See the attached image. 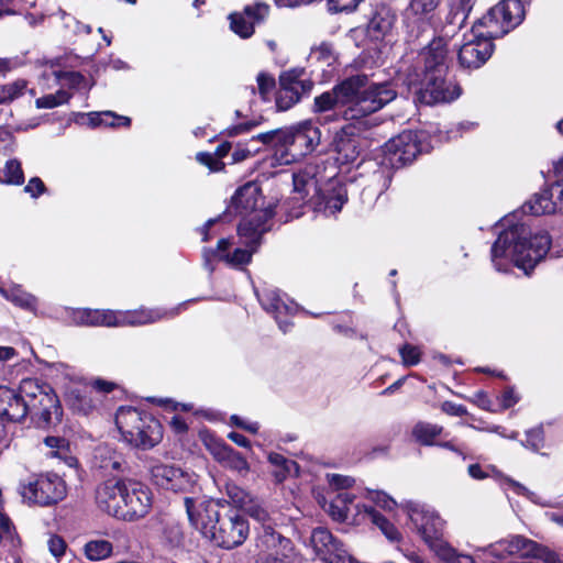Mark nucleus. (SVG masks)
Returning <instances> with one entry per match:
<instances>
[{
    "label": "nucleus",
    "mask_w": 563,
    "mask_h": 563,
    "mask_svg": "<svg viewBox=\"0 0 563 563\" xmlns=\"http://www.w3.org/2000/svg\"><path fill=\"white\" fill-rule=\"evenodd\" d=\"M525 18L521 0H503L489 9L486 15L475 23L470 33H464L463 43L455 42L460 65L463 68L476 69L490 57L494 48L493 38L501 37Z\"/></svg>",
    "instance_id": "f257e3e1"
},
{
    "label": "nucleus",
    "mask_w": 563,
    "mask_h": 563,
    "mask_svg": "<svg viewBox=\"0 0 563 563\" xmlns=\"http://www.w3.org/2000/svg\"><path fill=\"white\" fill-rule=\"evenodd\" d=\"M516 219L517 214L512 213L503 220L505 229L492 246L490 258L499 273H509L516 266L529 275L548 254L551 238L545 231L532 234L526 223L515 222Z\"/></svg>",
    "instance_id": "f03ea898"
},
{
    "label": "nucleus",
    "mask_w": 563,
    "mask_h": 563,
    "mask_svg": "<svg viewBox=\"0 0 563 563\" xmlns=\"http://www.w3.org/2000/svg\"><path fill=\"white\" fill-rule=\"evenodd\" d=\"M481 555L460 553L446 542L435 555L444 563H563L553 551L521 536H514L478 548Z\"/></svg>",
    "instance_id": "7ed1b4c3"
},
{
    "label": "nucleus",
    "mask_w": 563,
    "mask_h": 563,
    "mask_svg": "<svg viewBox=\"0 0 563 563\" xmlns=\"http://www.w3.org/2000/svg\"><path fill=\"white\" fill-rule=\"evenodd\" d=\"M446 60L419 54L418 69L409 85L417 86L416 97L420 103L433 106L451 102L461 96L460 86L445 77Z\"/></svg>",
    "instance_id": "20e7f679"
},
{
    "label": "nucleus",
    "mask_w": 563,
    "mask_h": 563,
    "mask_svg": "<svg viewBox=\"0 0 563 563\" xmlns=\"http://www.w3.org/2000/svg\"><path fill=\"white\" fill-rule=\"evenodd\" d=\"M264 145L274 147V159L277 165H288L298 155L314 150L320 143L321 133L311 121H303L285 130L260 133Z\"/></svg>",
    "instance_id": "39448f33"
},
{
    "label": "nucleus",
    "mask_w": 563,
    "mask_h": 563,
    "mask_svg": "<svg viewBox=\"0 0 563 563\" xmlns=\"http://www.w3.org/2000/svg\"><path fill=\"white\" fill-rule=\"evenodd\" d=\"M115 426L122 441L135 449L150 450L163 439V428L152 415L133 407H120Z\"/></svg>",
    "instance_id": "423d86ee"
},
{
    "label": "nucleus",
    "mask_w": 563,
    "mask_h": 563,
    "mask_svg": "<svg viewBox=\"0 0 563 563\" xmlns=\"http://www.w3.org/2000/svg\"><path fill=\"white\" fill-rule=\"evenodd\" d=\"M366 75H354V136L363 129L378 124L376 118L369 115L393 101L397 93L390 84L366 85Z\"/></svg>",
    "instance_id": "0eeeda50"
},
{
    "label": "nucleus",
    "mask_w": 563,
    "mask_h": 563,
    "mask_svg": "<svg viewBox=\"0 0 563 563\" xmlns=\"http://www.w3.org/2000/svg\"><path fill=\"white\" fill-rule=\"evenodd\" d=\"M321 179V167L317 164H307L296 170L292 174L294 199L302 205L310 197L316 210L327 216H334L347 202V196L341 190L335 191L333 196H325L320 187Z\"/></svg>",
    "instance_id": "6e6552de"
},
{
    "label": "nucleus",
    "mask_w": 563,
    "mask_h": 563,
    "mask_svg": "<svg viewBox=\"0 0 563 563\" xmlns=\"http://www.w3.org/2000/svg\"><path fill=\"white\" fill-rule=\"evenodd\" d=\"M269 230V227H261L258 224L255 228H252V222L240 223L238 228V234L240 236L241 243L244 247H236L233 252H230V247L232 246L231 239H221L218 241L217 249L213 250H205V266L212 272L213 266L210 263L211 257H219L224 261L228 265L233 267H241L243 265H247L251 262L253 253L256 251L257 246L261 243L262 235Z\"/></svg>",
    "instance_id": "1a4fd4ad"
},
{
    "label": "nucleus",
    "mask_w": 563,
    "mask_h": 563,
    "mask_svg": "<svg viewBox=\"0 0 563 563\" xmlns=\"http://www.w3.org/2000/svg\"><path fill=\"white\" fill-rule=\"evenodd\" d=\"M426 137L427 134L423 131H404L397 136L390 139L387 143L380 146L383 154L382 162H369L374 169V177H379L376 173L378 164L389 166L391 168H400L412 163L418 154L429 152L432 146L426 142Z\"/></svg>",
    "instance_id": "9d476101"
},
{
    "label": "nucleus",
    "mask_w": 563,
    "mask_h": 563,
    "mask_svg": "<svg viewBox=\"0 0 563 563\" xmlns=\"http://www.w3.org/2000/svg\"><path fill=\"white\" fill-rule=\"evenodd\" d=\"M179 311V307L170 312L161 309H139L129 311L113 310H90L79 311V319L82 324L87 325H104V327H125V325H144L156 322L167 316H175Z\"/></svg>",
    "instance_id": "9b49d317"
},
{
    "label": "nucleus",
    "mask_w": 563,
    "mask_h": 563,
    "mask_svg": "<svg viewBox=\"0 0 563 563\" xmlns=\"http://www.w3.org/2000/svg\"><path fill=\"white\" fill-rule=\"evenodd\" d=\"M262 202L261 189L254 183H247L240 187L232 197L229 212H235L243 216L244 222H252V228L269 227L268 223L275 214L274 207L268 205L265 208H258Z\"/></svg>",
    "instance_id": "f8f14e48"
},
{
    "label": "nucleus",
    "mask_w": 563,
    "mask_h": 563,
    "mask_svg": "<svg viewBox=\"0 0 563 563\" xmlns=\"http://www.w3.org/2000/svg\"><path fill=\"white\" fill-rule=\"evenodd\" d=\"M406 508L415 531L435 554L448 542L443 538L445 521L426 505L410 501Z\"/></svg>",
    "instance_id": "ddd939ff"
},
{
    "label": "nucleus",
    "mask_w": 563,
    "mask_h": 563,
    "mask_svg": "<svg viewBox=\"0 0 563 563\" xmlns=\"http://www.w3.org/2000/svg\"><path fill=\"white\" fill-rule=\"evenodd\" d=\"M20 494L29 503L49 506L66 496L65 482L56 474L32 475L20 484Z\"/></svg>",
    "instance_id": "4468645a"
},
{
    "label": "nucleus",
    "mask_w": 563,
    "mask_h": 563,
    "mask_svg": "<svg viewBox=\"0 0 563 563\" xmlns=\"http://www.w3.org/2000/svg\"><path fill=\"white\" fill-rule=\"evenodd\" d=\"M123 492L124 499L120 519L133 521L145 517L153 504L151 489L140 482L126 479Z\"/></svg>",
    "instance_id": "2eb2a0df"
},
{
    "label": "nucleus",
    "mask_w": 563,
    "mask_h": 563,
    "mask_svg": "<svg viewBox=\"0 0 563 563\" xmlns=\"http://www.w3.org/2000/svg\"><path fill=\"white\" fill-rule=\"evenodd\" d=\"M185 506L190 523L206 538L211 540L220 520L217 505L211 500L185 498Z\"/></svg>",
    "instance_id": "dca6fc26"
},
{
    "label": "nucleus",
    "mask_w": 563,
    "mask_h": 563,
    "mask_svg": "<svg viewBox=\"0 0 563 563\" xmlns=\"http://www.w3.org/2000/svg\"><path fill=\"white\" fill-rule=\"evenodd\" d=\"M258 300L265 311L271 313L283 332H287L291 325L289 318L292 317L299 307L285 294L276 289H265L257 294Z\"/></svg>",
    "instance_id": "f3484780"
},
{
    "label": "nucleus",
    "mask_w": 563,
    "mask_h": 563,
    "mask_svg": "<svg viewBox=\"0 0 563 563\" xmlns=\"http://www.w3.org/2000/svg\"><path fill=\"white\" fill-rule=\"evenodd\" d=\"M249 534V523L240 515H229L220 518L216 533L211 534V540L218 547L232 549L242 544Z\"/></svg>",
    "instance_id": "a211bd4d"
},
{
    "label": "nucleus",
    "mask_w": 563,
    "mask_h": 563,
    "mask_svg": "<svg viewBox=\"0 0 563 563\" xmlns=\"http://www.w3.org/2000/svg\"><path fill=\"white\" fill-rule=\"evenodd\" d=\"M152 479L158 487L173 492H187L196 483L192 474L174 465L157 463L151 467Z\"/></svg>",
    "instance_id": "6ab92c4d"
},
{
    "label": "nucleus",
    "mask_w": 563,
    "mask_h": 563,
    "mask_svg": "<svg viewBox=\"0 0 563 563\" xmlns=\"http://www.w3.org/2000/svg\"><path fill=\"white\" fill-rule=\"evenodd\" d=\"M46 393L33 402H25L26 416L30 415L38 427L45 428L60 421L62 408L52 387H44Z\"/></svg>",
    "instance_id": "aec40b11"
},
{
    "label": "nucleus",
    "mask_w": 563,
    "mask_h": 563,
    "mask_svg": "<svg viewBox=\"0 0 563 563\" xmlns=\"http://www.w3.org/2000/svg\"><path fill=\"white\" fill-rule=\"evenodd\" d=\"M455 13L449 11L439 35L423 48L420 55L437 57L439 60L448 59V52L455 42V37L464 26L465 21L456 20Z\"/></svg>",
    "instance_id": "412c9836"
},
{
    "label": "nucleus",
    "mask_w": 563,
    "mask_h": 563,
    "mask_svg": "<svg viewBox=\"0 0 563 563\" xmlns=\"http://www.w3.org/2000/svg\"><path fill=\"white\" fill-rule=\"evenodd\" d=\"M314 110L317 112L333 110L335 114H342L347 119V114L352 110V79L347 78L331 91L317 97Z\"/></svg>",
    "instance_id": "4be33fe9"
},
{
    "label": "nucleus",
    "mask_w": 563,
    "mask_h": 563,
    "mask_svg": "<svg viewBox=\"0 0 563 563\" xmlns=\"http://www.w3.org/2000/svg\"><path fill=\"white\" fill-rule=\"evenodd\" d=\"M126 479L111 478L97 487L96 503L100 510L120 519Z\"/></svg>",
    "instance_id": "5701e85b"
},
{
    "label": "nucleus",
    "mask_w": 563,
    "mask_h": 563,
    "mask_svg": "<svg viewBox=\"0 0 563 563\" xmlns=\"http://www.w3.org/2000/svg\"><path fill=\"white\" fill-rule=\"evenodd\" d=\"M311 544L316 554L323 561L329 563H352V558L342 556V545L333 538V536L323 528H317L311 534Z\"/></svg>",
    "instance_id": "b1692460"
},
{
    "label": "nucleus",
    "mask_w": 563,
    "mask_h": 563,
    "mask_svg": "<svg viewBox=\"0 0 563 563\" xmlns=\"http://www.w3.org/2000/svg\"><path fill=\"white\" fill-rule=\"evenodd\" d=\"M268 13L269 5L264 2L247 5L243 13H232L230 15L231 29L241 37L247 38L254 33V25L262 22Z\"/></svg>",
    "instance_id": "393cba45"
},
{
    "label": "nucleus",
    "mask_w": 563,
    "mask_h": 563,
    "mask_svg": "<svg viewBox=\"0 0 563 563\" xmlns=\"http://www.w3.org/2000/svg\"><path fill=\"white\" fill-rule=\"evenodd\" d=\"M256 548L264 555L263 558H286L285 553L290 549V540L268 525L262 528L257 537Z\"/></svg>",
    "instance_id": "a878e982"
},
{
    "label": "nucleus",
    "mask_w": 563,
    "mask_h": 563,
    "mask_svg": "<svg viewBox=\"0 0 563 563\" xmlns=\"http://www.w3.org/2000/svg\"><path fill=\"white\" fill-rule=\"evenodd\" d=\"M396 14L386 4L375 7L366 25V35L371 41H382L393 29Z\"/></svg>",
    "instance_id": "bb28decb"
},
{
    "label": "nucleus",
    "mask_w": 563,
    "mask_h": 563,
    "mask_svg": "<svg viewBox=\"0 0 563 563\" xmlns=\"http://www.w3.org/2000/svg\"><path fill=\"white\" fill-rule=\"evenodd\" d=\"M307 62L311 67L322 71L323 79H328L338 63V54L331 43L323 41L310 48Z\"/></svg>",
    "instance_id": "cd10ccee"
},
{
    "label": "nucleus",
    "mask_w": 563,
    "mask_h": 563,
    "mask_svg": "<svg viewBox=\"0 0 563 563\" xmlns=\"http://www.w3.org/2000/svg\"><path fill=\"white\" fill-rule=\"evenodd\" d=\"M0 417L19 422L26 417V405L15 390L0 386Z\"/></svg>",
    "instance_id": "c85d7f7f"
},
{
    "label": "nucleus",
    "mask_w": 563,
    "mask_h": 563,
    "mask_svg": "<svg viewBox=\"0 0 563 563\" xmlns=\"http://www.w3.org/2000/svg\"><path fill=\"white\" fill-rule=\"evenodd\" d=\"M64 397L67 406L79 413L86 415L93 407L87 386L76 380L65 386Z\"/></svg>",
    "instance_id": "c756f323"
},
{
    "label": "nucleus",
    "mask_w": 563,
    "mask_h": 563,
    "mask_svg": "<svg viewBox=\"0 0 563 563\" xmlns=\"http://www.w3.org/2000/svg\"><path fill=\"white\" fill-rule=\"evenodd\" d=\"M280 88L276 96V107L279 111H286L296 104L300 97L298 88L300 84L291 82L289 75H282L279 78Z\"/></svg>",
    "instance_id": "7c9ffc66"
},
{
    "label": "nucleus",
    "mask_w": 563,
    "mask_h": 563,
    "mask_svg": "<svg viewBox=\"0 0 563 563\" xmlns=\"http://www.w3.org/2000/svg\"><path fill=\"white\" fill-rule=\"evenodd\" d=\"M523 212H530L533 216L550 214L556 212V205L552 199L549 188L536 194L531 200L522 206Z\"/></svg>",
    "instance_id": "2f4dec72"
},
{
    "label": "nucleus",
    "mask_w": 563,
    "mask_h": 563,
    "mask_svg": "<svg viewBox=\"0 0 563 563\" xmlns=\"http://www.w3.org/2000/svg\"><path fill=\"white\" fill-rule=\"evenodd\" d=\"M364 517L368 518L390 542H399L401 534L398 529L388 521L384 516L374 510L372 507L363 506Z\"/></svg>",
    "instance_id": "473e14b6"
},
{
    "label": "nucleus",
    "mask_w": 563,
    "mask_h": 563,
    "mask_svg": "<svg viewBox=\"0 0 563 563\" xmlns=\"http://www.w3.org/2000/svg\"><path fill=\"white\" fill-rule=\"evenodd\" d=\"M0 294L11 302H13L15 306H19L23 309L35 311L37 299L24 291L20 286H12L10 288H3L0 287Z\"/></svg>",
    "instance_id": "72a5a7b5"
},
{
    "label": "nucleus",
    "mask_w": 563,
    "mask_h": 563,
    "mask_svg": "<svg viewBox=\"0 0 563 563\" xmlns=\"http://www.w3.org/2000/svg\"><path fill=\"white\" fill-rule=\"evenodd\" d=\"M232 145L229 142L220 144L214 154L198 153L197 161L210 168L211 172H220L224 168V163L221 161L231 151Z\"/></svg>",
    "instance_id": "f704fd0d"
},
{
    "label": "nucleus",
    "mask_w": 563,
    "mask_h": 563,
    "mask_svg": "<svg viewBox=\"0 0 563 563\" xmlns=\"http://www.w3.org/2000/svg\"><path fill=\"white\" fill-rule=\"evenodd\" d=\"M351 505V495L347 490L338 492L334 497H332L328 512L335 521H344L350 511Z\"/></svg>",
    "instance_id": "c9c22d12"
},
{
    "label": "nucleus",
    "mask_w": 563,
    "mask_h": 563,
    "mask_svg": "<svg viewBox=\"0 0 563 563\" xmlns=\"http://www.w3.org/2000/svg\"><path fill=\"white\" fill-rule=\"evenodd\" d=\"M113 545L104 539H93L88 541L84 547V553L90 561H101L111 556Z\"/></svg>",
    "instance_id": "e433bc0d"
},
{
    "label": "nucleus",
    "mask_w": 563,
    "mask_h": 563,
    "mask_svg": "<svg viewBox=\"0 0 563 563\" xmlns=\"http://www.w3.org/2000/svg\"><path fill=\"white\" fill-rule=\"evenodd\" d=\"M443 428L430 422L419 421L412 429V437L422 445H433L434 439L439 437Z\"/></svg>",
    "instance_id": "4c0bfd02"
},
{
    "label": "nucleus",
    "mask_w": 563,
    "mask_h": 563,
    "mask_svg": "<svg viewBox=\"0 0 563 563\" xmlns=\"http://www.w3.org/2000/svg\"><path fill=\"white\" fill-rule=\"evenodd\" d=\"M44 387H51L49 385L42 383L36 378H24L21 380L19 386V394L23 399V402H33L37 397H41L46 393Z\"/></svg>",
    "instance_id": "58836bf2"
},
{
    "label": "nucleus",
    "mask_w": 563,
    "mask_h": 563,
    "mask_svg": "<svg viewBox=\"0 0 563 563\" xmlns=\"http://www.w3.org/2000/svg\"><path fill=\"white\" fill-rule=\"evenodd\" d=\"M95 457L100 461V467L106 471H119L123 463L121 454L113 451L107 445L99 446L96 450Z\"/></svg>",
    "instance_id": "ea45409f"
},
{
    "label": "nucleus",
    "mask_w": 563,
    "mask_h": 563,
    "mask_svg": "<svg viewBox=\"0 0 563 563\" xmlns=\"http://www.w3.org/2000/svg\"><path fill=\"white\" fill-rule=\"evenodd\" d=\"M27 90L25 79H16L12 82L0 86V104L11 103L22 97Z\"/></svg>",
    "instance_id": "a19ab883"
},
{
    "label": "nucleus",
    "mask_w": 563,
    "mask_h": 563,
    "mask_svg": "<svg viewBox=\"0 0 563 563\" xmlns=\"http://www.w3.org/2000/svg\"><path fill=\"white\" fill-rule=\"evenodd\" d=\"M242 510H244L254 520L261 522L262 528L269 525L271 515L264 507L263 503L257 498L252 497L251 503H247Z\"/></svg>",
    "instance_id": "79ce46f5"
},
{
    "label": "nucleus",
    "mask_w": 563,
    "mask_h": 563,
    "mask_svg": "<svg viewBox=\"0 0 563 563\" xmlns=\"http://www.w3.org/2000/svg\"><path fill=\"white\" fill-rule=\"evenodd\" d=\"M225 493L230 503L241 509H243L247 503L250 504L253 497L250 493L233 483L225 484Z\"/></svg>",
    "instance_id": "37998d69"
},
{
    "label": "nucleus",
    "mask_w": 563,
    "mask_h": 563,
    "mask_svg": "<svg viewBox=\"0 0 563 563\" xmlns=\"http://www.w3.org/2000/svg\"><path fill=\"white\" fill-rule=\"evenodd\" d=\"M56 79L58 81H63L71 88L77 89H90L91 85L87 81V79L77 71H54Z\"/></svg>",
    "instance_id": "c03bdc74"
},
{
    "label": "nucleus",
    "mask_w": 563,
    "mask_h": 563,
    "mask_svg": "<svg viewBox=\"0 0 563 563\" xmlns=\"http://www.w3.org/2000/svg\"><path fill=\"white\" fill-rule=\"evenodd\" d=\"M69 98L70 96L66 91L58 90L56 93L46 95L44 97L37 98L35 104L38 109H52L63 103H66L69 100Z\"/></svg>",
    "instance_id": "a18cd8bd"
},
{
    "label": "nucleus",
    "mask_w": 563,
    "mask_h": 563,
    "mask_svg": "<svg viewBox=\"0 0 563 563\" xmlns=\"http://www.w3.org/2000/svg\"><path fill=\"white\" fill-rule=\"evenodd\" d=\"M4 183L21 185L24 181V174L21 167V163L18 159H10L4 166Z\"/></svg>",
    "instance_id": "49530a36"
},
{
    "label": "nucleus",
    "mask_w": 563,
    "mask_h": 563,
    "mask_svg": "<svg viewBox=\"0 0 563 563\" xmlns=\"http://www.w3.org/2000/svg\"><path fill=\"white\" fill-rule=\"evenodd\" d=\"M86 117L88 119V124L92 128L102 125V118L117 119L118 121H122L124 126H129L131 124V119L129 117L118 115L111 111L90 112Z\"/></svg>",
    "instance_id": "de8ad7c7"
},
{
    "label": "nucleus",
    "mask_w": 563,
    "mask_h": 563,
    "mask_svg": "<svg viewBox=\"0 0 563 563\" xmlns=\"http://www.w3.org/2000/svg\"><path fill=\"white\" fill-rule=\"evenodd\" d=\"M268 461L282 470L275 473V477L278 482H282L286 478V475L290 472L291 466L295 465V462L287 460L285 456L278 453H271L268 455Z\"/></svg>",
    "instance_id": "09e8293b"
},
{
    "label": "nucleus",
    "mask_w": 563,
    "mask_h": 563,
    "mask_svg": "<svg viewBox=\"0 0 563 563\" xmlns=\"http://www.w3.org/2000/svg\"><path fill=\"white\" fill-rule=\"evenodd\" d=\"M227 467L234 470L239 473H247L250 470V465L247 461L236 451L233 449L230 451L228 456L222 462Z\"/></svg>",
    "instance_id": "8fccbe9b"
},
{
    "label": "nucleus",
    "mask_w": 563,
    "mask_h": 563,
    "mask_svg": "<svg viewBox=\"0 0 563 563\" xmlns=\"http://www.w3.org/2000/svg\"><path fill=\"white\" fill-rule=\"evenodd\" d=\"M476 0H451L450 12L455 13L456 20L466 21Z\"/></svg>",
    "instance_id": "3c124183"
},
{
    "label": "nucleus",
    "mask_w": 563,
    "mask_h": 563,
    "mask_svg": "<svg viewBox=\"0 0 563 563\" xmlns=\"http://www.w3.org/2000/svg\"><path fill=\"white\" fill-rule=\"evenodd\" d=\"M15 529L10 518L0 510V542H14Z\"/></svg>",
    "instance_id": "603ef678"
},
{
    "label": "nucleus",
    "mask_w": 563,
    "mask_h": 563,
    "mask_svg": "<svg viewBox=\"0 0 563 563\" xmlns=\"http://www.w3.org/2000/svg\"><path fill=\"white\" fill-rule=\"evenodd\" d=\"M207 448L210 451V453L214 456V459L221 463L224 461V459L232 450L231 446L216 439H210L209 442H207Z\"/></svg>",
    "instance_id": "864d4df0"
},
{
    "label": "nucleus",
    "mask_w": 563,
    "mask_h": 563,
    "mask_svg": "<svg viewBox=\"0 0 563 563\" xmlns=\"http://www.w3.org/2000/svg\"><path fill=\"white\" fill-rule=\"evenodd\" d=\"M475 125H476V123H474V122H461L455 128L448 130L444 133L442 131H440L439 140L440 141H442V140L450 141V140L456 139V137L461 136L464 131H470V130L474 129Z\"/></svg>",
    "instance_id": "5fc2aeb1"
},
{
    "label": "nucleus",
    "mask_w": 563,
    "mask_h": 563,
    "mask_svg": "<svg viewBox=\"0 0 563 563\" xmlns=\"http://www.w3.org/2000/svg\"><path fill=\"white\" fill-rule=\"evenodd\" d=\"M257 86H258V92L262 96L263 99H266L267 96L273 91L275 88V79L273 76L266 74V73H260L257 75Z\"/></svg>",
    "instance_id": "6e6d98bb"
},
{
    "label": "nucleus",
    "mask_w": 563,
    "mask_h": 563,
    "mask_svg": "<svg viewBox=\"0 0 563 563\" xmlns=\"http://www.w3.org/2000/svg\"><path fill=\"white\" fill-rule=\"evenodd\" d=\"M399 353L406 366H413L420 362V352L416 346L406 344L399 350Z\"/></svg>",
    "instance_id": "4d7b16f0"
},
{
    "label": "nucleus",
    "mask_w": 563,
    "mask_h": 563,
    "mask_svg": "<svg viewBox=\"0 0 563 563\" xmlns=\"http://www.w3.org/2000/svg\"><path fill=\"white\" fill-rule=\"evenodd\" d=\"M371 500L384 509L391 510L396 506V501L384 492H368Z\"/></svg>",
    "instance_id": "13d9d810"
},
{
    "label": "nucleus",
    "mask_w": 563,
    "mask_h": 563,
    "mask_svg": "<svg viewBox=\"0 0 563 563\" xmlns=\"http://www.w3.org/2000/svg\"><path fill=\"white\" fill-rule=\"evenodd\" d=\"M48 367L56 376L62 375L65 379H68L69 384L74 383L77 378L75 371L64 363H51Z\"/></svg>",
    "instance_id": "bf43d9fd"
},
{
    "label": "nucleus",
    "mask_w": 563,
    "mask_h": 563,
    "mask_svg": "<svg viewBox=\"0 0 563 563\" xmlns=\"http://www.w3.org/2000/svg\"><path fill=\"white\" fill-rule=\"evenodd\" d=\"M440 0H411L410 8L415 13H429L439 5Z\"/></svg>",
    "instance_id": "052dcab7"
},
{
    "label": "nucleus",
    "mask_w": 563,
    "mask_h": 563,
    "mask_svg": "<svg viewBox=\"0 0 563 563\" xmlns=\"http://www.w3.org/2000/svg\"><path fill=\"white\" fill-rule=\"evenodd\" d=\"M527 446L534 451H538L543 444V430L541 428H534L526 433Z\"/></svg>",
    "instance_id": "680f3d73"
},
{
    "label": "nucleus",
    "mask_w": 563,
    "mask_h": 563,
    "mask_svg": "<svg viewBox=\"0 0 563 563\" xmlns=\"http://www.w3.org/2000/svg\"><path fill=\"white\" fill-rule=\"evenodd\" d=\"M260 151H261V148H250L249 146H245L244 144H238V146L235 147V150L232 154V161H233V163H241V162L254 156Z\"/></svg>",
    "instance_id": "e2e57ef3"
},
{
    "label": "nucleus",
    "mask_w": 563,
    "mask_h": 563,
    "mask_svg": "<svg viewBox=\"0 0 563 563\" xmlns=\"http://www.w3.org/2000/svg\"><path fill=\"white\" fill-rule=\"evenodd\" d=\"M508 485L510 486V488L518 495H522V496H526L529 500H531L532 503L534 504H540V505H543V503H541L540 498L537 496L536 493L529 490L527 487H525L523 485H521L520 483L518 482H515L512 479H508Z\"/></svg>",
    "instance_id": "0e129e2a"
},
{
    "label": "nucleus",
    "mask_w": 563,
    "mask_h": 563,
    "mask_svg": "<svg viewBox=\"0 0 563 563\" xmlns=\"http://www.w3.org/2000/svg\"><path fill=\"white\" fill-rule=\"evenodd\" d=\"M327 481L332 489L339 492H344V489L350 486L349 477H344L339 474H328Z\"/></svg>",
    "instance_id": "69168bd1"
},
{
    "label": "nucleus",
    "mask_w": 563,
    "mask_h": 563,
    "mask_svg": "<svg viewBox=\"0 0 563 563\" xmlns=\"http://www.w3.org/2000/svg\"><path fill=\"white\" fill-rule=\"evenodd\" d=\"M47 544H48L49 552L55 558H59V556H62L65 553L66 543H65V541L60 537L52 536L48 539Z\"/></svg>",
    "instance_id": "338daca9"
},
{
    "label": "nucleus",
    "mask_w": 563,
    "mask_h": 563,
    "mask_svg": "<svg viewBox=\"0 0 563 563\" xmlns=\"http://www.w3.org/2000/svg\"><path fill=\"white\" fill-rule=\"evenodd\" d=\"M551 191L552 199L556 205V211H561L563 209V184L556 183L549 187Z\"/></svg>",
    "instance_id": "774afa93"
}]
</instances>
